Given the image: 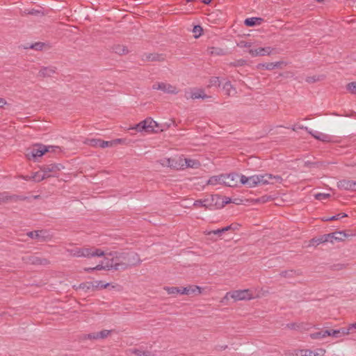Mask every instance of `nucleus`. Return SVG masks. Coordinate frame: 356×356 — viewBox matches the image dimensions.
I'll return each instance as SVG.
<instances>
[{
	"label": "nucleus",
	"mask_w": 356,
	"mask_h": 356,
	"mask_svg": "<svg viewBox=\"0 0 356 356\" xmlns=\"http://www.w3.org/2000/svg\"><path fill=\"white\" fill-rule=\"evenodd\" d=\"M193 207L195 208H204L205 209H211L213 204L208 199L197 200L193 202Z\"/></svg>",
	"instance_id": "4be33fe9"
},
{
	"label": "nucleus",
	"mask_w": 356,
	"mask_h": 356,
	"mask_svg": "<svg viewBox=\"0 0 356 356\" xmlns=\"http://www.w3.org/2000/svg\"><path fill=\"white\" fill-rule=\"evenodd\" d=\"M31 178H32V180H33L34 181L40 182L44 179L49 178V175L45 174L44 172V170H42L40 168V171L35 172L33 174V175L31 176Z\"/></svg>",
	"instance_id": "bb28decb"
},
{
	"label": "nucleus",
	"mask_w": 356,
	"mask_h": 356,
	"mask_svg": "<svg viewBox=\"0 0 356 356\" xmlns=\"http://www.w3.org/2000/svg\"><path fill=\"white\" fill-rule=\"evenodd\" d=\"M330 197V194L327 193H317L315 195V198L318 200H323L328 198Z\"/></svg>",
	"instance_id": "09e8293b"
},
{
	"label": "nucleus",
	"mask_w": 356,
	"mask_h": 356,
	"mask_svg": "<svg viewBox=\"0 0 356 356\" xmlns=\"http://www.w3.org/2000/svg\"><path fill=\"white\" fill-rule=\"evenodd\" d=\"M293 274V270H284L280 273V275L284 277H292Z\"/></svg>",
	"instance_id": "3c124183"
},
{
	"label": "nucleus",
	"mask_w": 356,
	"mask_h": 356,
	"mask_svg": "<svg viewBox=\"0 0 356 356\" xmlns=\"http://www.w3.org/2000/svg\"><path fill=\"white\" fill-rule=\"evenodd\" d=\"M195 293L200 294L202 293V288L196 285L181 287V294L190 295Z\"/></svg>",
	"instance_id": "6ab92c4d"
},
{
	"label": "nucleus",
	"mask_w": 356,
	"mask_h": 356,
	"mask_svg": "<svg viewBox=\"0 0 356 356\" xmlns=\"http://www.w3.org/2000/svg\"><path fill=\"white\" fill-rule=\"evenodd\" d=\"M202 28L199 25L195 26L193 29V32L195 33V38H198L202 34Z\"/></svg>",
	"instance_id": "a18cd8bd"
},
{
	"label": "nucleus",
	"mask_w": 356,
	"mask_h": 356,
	"mask_svg": "<svg viewBox=\"0 0 356 356\" xmlns=\"http://www.w3.org/2000/svg\"><path fill=\"white\" fill-rule=\"evenodd\" d=\"M209 52L211 55H224L225 51L223 49L218 47H211L209 49Z\"/></svg>",
	"instance_id": "a19ab883"
},
{
	"label": "nucleus",
	"mask_w": 356,
	"mask_h": 356,
	"mask_svg": "<svg viewBox=\"0 0 356 356\" xmlns=\"http://www.w3.org/2000/svg\"><path fill=\"white\" fill-rule=\"evenodd\" d=\"M222 175L220 176H213L209 178L207 181V184L209 185H216L217 184H222Z\"/></svg>",
	"instance_id": "2f4dec72"
},
{
	"label": "nucleus",
	"mask_w": 356,
	"mask_h": 356,
	"mask_svg": "<svg viewBox=\"0 0 356 356\" xmlns=\"http://www.w3.org/2000/svg\"><path fill=\"white\" fill-rule=\"evenodd\" d=\"M328 330H321L319 332H314L310 334V337L313 339H321L328 337Z\"/></svg>",
	"instance_id": "7c9ffc66"
},
{
	"label": "nucleus",
	"mask_w": 356,
	"mask_h": 356,
	"mask_svg": "<svg viewBox=\"0 0 356 356\" xmlns=\"http://www.w3.org/2000/svg\"><path fill=\"white\" fill-rule=\"evenodd\" d=\"M286 327L291 330H300L302 327V325L297 323H289L286 325Z\"/></svg>",
	"instance_id": "de8ad7c7"
},
{
	"label": "nucleus",
	"mask_w": 356,
	"mask_h": 356,
	"mask_svg": "<svg viewBox=\"0 0 356 356\" xmlns=\"http://www.w3.org/2000/svg\"><path fill=\"white\" fill-rule=\"evenodd\" d=\"M259 68L262 67V68H264L268 70H272L274 69L273 63H266L259 64Z\"/></svg>",
	"instance_id": "49530a36"
},
{
	"label": "nucleus",
	"mask_w": 356,
	"mask_h": 356,
	"mask_svg": "<svg viewBox=\"0 0 356 356\" xmlns=\"http://www.w3.org/2000/svg\"><path fill=\"white\" fill-rule=\"evenodd\" d=\"M111 332H112V330H103L100 332H98L97 334H98L99 339L106 338Z\"/></svg>",
	"instance_id": "37998d69"
},
{
	"label": "nucleus",
	"mask_w": 356,
	"mask_h": 356,
	"mask_svg": "<svg viewBox=\"0 0 356 356\" xmlns=\"http://www.w3.org/2000/svg\"><path fill=\"white\" fill-rule=\"evenodd\" d=\"M329 236L330 235L328 234H324L318 238H314L310 241V245H318L319 244L324 243L325 242H328V241H330Z\"/></svg>",
	"instance_id": "a878e982"
},
{
	"label": "nucleus",
	"mask_w": 356,
	"mask_h": 356,
	"mask_svg": "<svg viewBox=\"0 0 356 356\" xmlns=\"http://www.w3.org/2000/svg\"><path fill=\"white\" fill-rule=\"evenodd\" d=\"M152 89L155 90H161L163 92L174 95L177 94L179 92L176 86L165 82L154 83L152 85Z\"/></svg>",
	"instance_id": "423d86ee"
},
{
	"label": "nucleus",
	"mask_w": 356,
	"mask_h": 356,
	"mask_svg": "<svg viewBox=\"0 0 356 356\" xmlns=\"http://www.w3.org/2000/svg\"><path fill=\"white\" fill-rule=\"evenodd\" d=\"M6 104V102L3 98H0V104Z\"/></svg>",
	"instance_id": "774afa93"
},
{
	"label": "nucleus",
	"mask_w": 356,
	"mask_h": 356,
	"mask_svg": "<svg viewBox=\"0 0 356 356\" xmlns=\"http://www.w3.org/2000/svg\"><path fill=\"white\" fill-rule=\"evenodd\" d=\"M248 177L243 175H239L238 181L242 184L247 185L248 186Z\"/></svg>",
	"instance_id": "8fccbe9b"
},
{
	"label": "nucleus",
	"mask_w": 356,
	"mask_h": 356,
	"mask_svg": "<svg viewBox=\"0 0 356 356\" xmlns=\"http://www.w3.org/2000/svg\"><path fill=\"white\" fill-rule=\"evenodd\" d=\"M170 124H159L151 118H147L143 121L139 122L135 127H132L131 129H135L137 131H145L146 132H158L159 131H163L168 129Z\"/></svg>",
	"instance_id": "f03ea898"
},
{
	"label": "nucleus",
	"mask_w": 356,
	"mask_h": 356,
	"mask_svg": "<svg viewBox=\"0 0 356 356\" xmlns=\"http://www.w3.org/2000/svg\"><path fill=\"white\" fill-rule=\"evenodd\" d=\"M87 338L89 339H99L97 332L88 334Z\"/></svg>",
	"instance_id": "864d4df0"
},
{
	"label": "nucleus",
	"mask_w": 356,
	"mask_h": 356,
	"mask_svg": "<svg viewBox=\"0 0 356 356\" xmlns=\"http://www.w3.org/2000/svg\"><path fill=\"white\" fill-rule=\"evenodd\" d=\"M46 46H47V44L41 42H38L34 44H32L29 48L37 51H41Z\"/></svg>",
	"instance_id": "4c0bfd02"
},
{
	"label": "nucleus",
	"mask_w": 356,
	"mask_h": 356,
	"mask_svg": "<svg viewBox=\"0 0 356 356\" xmlns=\"http://www.w3.org/2000/svg\"><path fill=\"white\" fill-rule=\"evenodd\" d=\"M188 94V96H186L187 99H197L201 98L205 99L211 97V96L206 95L204 90L202 88L191 89Z\"/></svg>",
	"instance_id": "f8f14e48"
},
{
	"label": "nucleus",
	"mask_w": 356,
	"mask_h": 356,
	"mask_svg": "<svg viewBox=\"0 0 356 356\" xmlns=\"http://www.w3.org/2000/svg\"><path fill=\"white\" fill-rule=\"evenodd\" d=\"M130 353L134 354L136 356H150L151 353L149 351H143L139 349L134 348L129 350Z\"/></svg>",
	"instance_id": "f704fd0d"
},
{
	"label": "nucleus",
	"mask_w": 356,
	"mask_h": 356,
	"mask_svg": "<svg viewBox=\"0 0 356 356\" xmlns=\"http://www.w3.org/2000/svg\"><path fill=\"white\" fill-rule=\"evenodd\" d=\"M318 354H316L311 350H296L293 353V356H317Z\"/></svg>",
	"instance_id": "c85d7f7f"
},
{
	"label": "nucleus",
	"mask_w": 356,
	"mask_h": 356,
	"mask_svg": "<svg viewBox=\"0 0 356 356\" xmlns=\"http://www.w3.org/2000/svg\"><path fill=\"white\" fill-rule=\"evenodd\" d=\"M231 202V200L230 198L229 197H225V201L224 202L225 204H228Z\"/></svg>",
	"instance_id": "338daca9"
},
{
	"label": "nucleus",
	"mask_w": 356,
	"mask_h": 356,
	"mask_svg": "<svg viewBox=\"0 0 356 356\" xmlns=\"http://www.w3.org/2000/svg\"><path fill=\"white\" fill-rule=\"evenodd\" d=\"M28 262L34 264V265H42V266H47L50 264V261L43 257H40L37 256H31L28 258Z\"/></svg>",
	"instance_id": "aec40b11"
},
{
	"label": "nucleus",
	"mask_w": 356,
	"mask_h": 356,
	"mask_svg": "<svg viewBox=\"0 0 356 356\" xmlns=\"http://www.w3.org/2000/svg\"><path fill=\"white\" fill-rule=\"evenodd\" d=\"M105 255L104 251L95 247H83L81 248V257H103Z\"/></svg>",
	"instance_id": "0eeeda50"
},
{
	"label": "nucleus",
	"mask_w": 356,
	"mask_h": 356,
	"mask_svg": "<svg viewBox=\"0 0 356 356\" xmlns=\"http://www.w3.org/2000/svg\"><path fill=\"white\" fill-rule=\"evenodd\" d=\"M338 188L347 191H356V181L343 179L337 183Z\"/></svg>",
	"instance_id": "dca6fc26"
},
{
	"label": "nucleus",
	"mask_w": 356,
	"mask_h": 356,
	"mask_svg": "<svg viewBox=\"0 0 356 356\" xmlns=\"http://www.w3.org/2000/svg\"><path fill=\"white\" fill-rule=\"evenodd\" d=\"M66 251L72 257H81V248H75L74 249H67Z\"/></svg>",
	"instance_id": "72a5a7b5"
},
{
	"label": "nucleus",
	"mask_w": 356,
	"mask_h": 356,
	"mask_svg": "<svg viewBox=\"0 0 356 356\" xmlns=\"http://www.w3.org/2000/svg\"><path fill=\"white\" fill-rule=\"evenodd\" d=\"M222 229L223 232H225L231 230L232 227L229 225H228V226L225 227H223Z\"/></svg>",
	"instance_id": "052dcab7"
},
{
	"label": "nucleus",
	"mask_w": 356,
	"mask_h": 356,
	"mask_svg": "<svg viewBox=\"0 0 356 356\" xmlns=\"http://www.w3.org/2000/svg\"><path fill=\"white\" fill-rule=\"evenodd\" d=\"M238 178L239 175L236 173L222 175V184L229 187L236 186L238 183Z\"/></svg>",
	"instance_id": "9d476101"
},
{
	"label": "nucleus",
	"mask_w": 356,
	"mask_h": 356,
	"mask_svg": "<svg viewBox=\"0 0 356 356\" xmlns=\"http://www.w3.org/2000/svg\"><path fill=\"white\" fill-rule=\"evenodd\" d=\"M337 266H338V269H343L346 268V265H344V264H338Z\"/></svg>",
	"instance_id": "69168bd1"
},
{
	"label": "nucleus",
	"mask_w": 356,
	"mask_h": 356,
	"mask_svg": "<svg viewBox=\"0 0 356 356\" xmlns=\"http://www.w3.org/2000/svg\"><path fill=\"white\" fill-rule=\"evenodd\" d=\"M346 216H347V214H346L344 213H341L337 215L333 216L330 218H328L325 219V220H326V221L336 220H338V219H340V218H344Z\"/></svg>",
	"instance_id": "c03bdc74"
},
{
	"label": "nucleus",
	"mask_w": 356,
	"mask_h": 356,
	"mask_svg": "<svg viewBox=\"0 0 356 356\" xmlns=\"http://www.w3.org/2000/svg\"><path fill=\"white\" fill-rule=\"evenodd\" d=\"M113 50L116 54L123 55L127 54L129 51L127 48L124 45L118 44L113 47Z\"/></svg>",
	"instance_id": "473e14b6"
},
{
	"label": "nucleus",
	"mask_w": 356,
	"mask_h": 356,
	"mask_svg": "<svg viewBox=\"0 0 356 356\" xmlns=\"http://www.w3.org/2000/svg\"><path fill=\"white\" fill-rule=\"evenodd\" d=\"M305 129L311 134L314 138L323 141L327 142L330 141V136L328 135L320 133V132H313L311 130H309L307 127H305Z\"/></svg>",
	"instance_id": "5701e85b"
},
{
	"label": "nucleus",
	"mask_w": 356,
	"mask_h": 356,
	"mask_svg": "<svg viewBox=\"0 0 356 356\" xmlns=\"http://www.w3.org/2000/svg\"><path fill=\"white\" fill-rule=\"evenodd\" d=\"M220 86V82L219 78L217 76H213L209 79L208 87L211 88L212 86L219 87Z\"/></svg>",
	"instance_id": "58836bf2"
},
{
	"label": "nucleus",
	"mask_w": 356,
	"mask_h": 356,
	"mask_svg": "<svg viewBox=\"0 0 356 356\" xmlns=\"http://www.w3.org/2000/svg\"><path fill=\"white\" fill-rule=\"evenodd\" d=\"M84 144L94 147H102L105 148L108 147V144L111 143L108 141H105L101 139L97 138H87L84 140Z\"/></svg>",
	"instance_id": "2eb2a0df"
},
{
	"label": "nucleus",
	"mask_w": 356,
	"mask_h": 356,
	"mask_svg": "<svg viewBox=\"0 0 356 356\" xmlns=\"http://www.w3.org/2000/svg\"><path fill=\"white\" fill-rule=\"evenodd\" d=\"M222 88L227 96H234L236 93L235 88L233 87L230 81H227Z\"/></svg>",
	"instance_id": "cd10ccee"
},
{
	"label": "nucleus",
	"mask_w": 356,
	"mask_h": 356,
	"mask_svg": "<svg viewBox=\"0 0 356 356\" xmlns=\"http://www.w3.org/2000/svg\"><path fill=\"white\" fill-rule=\"evenodd\" d=\"M26 234L30 238L38 239L40 242L46 241L49 238L47 232L45 230L29 232Z\"/></svg>",
	"instance_id": "ddd939ff"
},
{
	"label": "nucleus",
	"mask_w": 356,
	"mask_h": 356,
	"mask_svg": "<svg viewBox=\"0 0 356 356\" xmlns=\"http://www.w3.org/2000/svg\"><path fill=\"white\" fill-rule=\"evenodd\" d=\"M108 286V283L104 284L102 281H96L93 282V291L97 289H106Z\"/></svg>",
	"instance_id": "ea45409f"
},
{
	"label": "nucleus",
	"mask_w": 356,
	"mask_h": 356,
	"mask_svg": "<svg viewBox=\"0 0 356 356\" xmlns=\"http://www.w3.org/2000/svg\"><path fill=\"white\" fill-rule=\"evenodd\" d=\"M266 179H268V183H266V184H281L283 181V179L280 175H273L272 174H265L264 175Z\"/></svg>",
	"instance_id": "393cba45"
},
{
	"label": "nucleus",
	"mask_w": 356,
	"mask_h": 356,
	"mask_svg": "<svg viewBox=\"0 0 356 356\" xmlns=\"http://www.w3.org/2000/svg\"><path fill=\"white\" fill-rule=\"evenodd\" d=\"M26 199V197L17 195H10L8 192L0 193V204L7 203L9 202H17L18 201L24 200Z\"/></svg>",
	"instance_id": "1a4fd4ad"
},
{
	"label": "nucleus",
	"mask_w": 356,
	"mask_h": 356,
	"mask_svg": "<svg viewBox=\"0 0 356 356\" xmlns=\"http://www.w3.org/2000/svg\"><path fill=\"white\" fill-rule=\"evenodd\" d=\"M108 255L112 257L111 259L106 257L100 264L92 268H85L84 271L90 273L95 270H124L129 267L140 264L141 262L139 255L134 252H110Z\"/></svg>",
	"instance_id": "f257e3e1"
},
{
	"label": "nucleus",
	"mask_w": 356,
	"mask_h": 356,
	"mask_svg": "<svg viewBox=\"0 0 356 356\" xmlns=\"http://www.w3.org/2000/svg\"><path fill=\"white\" fill-rule=\"evenodd\" d=\"M263 19L260 17H250L245 20L244 24L247 26H253L257 24H261Z\"/></svg>",
	"instance_id": "c756f323"
},
{
	"label": "nucleus",
	"mask_w": 356,
	"mask_h": 356,
	"mask_svg": "<svg viewBox=\"0 0 356 356\" xmlns=\"http://www.w3.org/2000/svg\"><path fill=\"white\" fill-rule=\"evenodd\" d=\"M349 326H350V330H351V329H353V328L356 329V323H352V324H350Z\"/></svg>",
	"instance_id": "0e129e2a"
},
{
	"label": "nucleus",
	"mask_w": 356,
	"mask_h": 356,
	"mask_svg": "<svg viewBox=\"0 0 356 356\" xmlns=\"http://www.w3.org/2000/svg\"><path fill=\"white\" fill-rule=\"evenodd\" d=\"M223 232L222 231V229H216V230H213V231H211L209 232H208V235H210L211 234H217V235H221Z\"/></svg>",
	"instance_id": "603ef678"
},
{
	"label": "nucleus",
	"mask_w": 356,
	"mask_h": 356,
	"mask_svg": "<svg viewBox=\"0 0 356 356\" xmlns=\"http://www.w3.org/2000/svg\"><path fill=\"white\" fill-rule=\"evenodd\" d=\"M231 294H232V292H227L225 297H224V299H226V300H228L229 299V297L231 298Z\"/></svg>",
	"instance_id": "680f3d73"
},
{
	"label": "nucleus",
	"mask_w": 356,
	"mask_h": 356,
	"mask_svg": "<svg viewBox=\"0 0 356 356\" xmlns=\"http://www.w3.org/2000/svg\"><path fill=\"white\" fill-rule=\"evenodd\" d=\"M160 163L163 166L170 167L175 170H184V155L176 156L173 158H165L160 161Z\"/></svg>",
	"instance_id": "20e7f679"
},
{
	"label": "nucleus",
	"mask_w": 356,
	"mask_h": 356,
	"mask_svg": "<svg viewBox=\"0 0 356 356\" xmlns=\"http://www.w3.org/2000/svg\"><path fill=\"white\" fill-rule=\"evenodd\" d=\"M346 88L351 94L356 95V81L348 83Z\"/></svg>",
	"instance_id": "79ce46f5"
},
{
	"label": "nucleus",
	"mask_w": 356,
	"mask_h": 356,
	"mask_svg": "<svg viewBox=\"0 0 356 356\" xmlns=\"http://www.w3.org/2000/svg\"><path fill=\"white\" fill-rule=\"evenodd\" d=\"M229 226L232 227L231 230L234 231V230L238 229L239 225L237 223H233V224H231Z\"/></svg>",
	"instance_id": "bf43d9fd"
},
{
	"label": "nucleus",
	"mask_w": 356,
	"mask_h": 356,
	"mask_svg": "<svg viewBox=\"0 0 356 356\" xmlns=\"http://www.w3.org/2000/svg\"><path fill=\"white\" fill-rule=\"evenodd\" d=\"M122 141V139H120V138L109 141L111 143L108 144V147L113 146V145H117V144L121 143Z\"/></svg>",
	"instance_id": "5fc2aeb1"
},
{
	"label": "nucleus",
	"mask_w": 356,
	"mask_h": 356,
	"mask_svg": "<svg viewBox=\"0 0 356 356\" xmlns=\"http://www.w3.org/2000/svg\"><path fill=\"white\" fill-rule=\"evenodd\" d=\"M54 147H47L42 144H36L32 147L26 149V156L29 160L35 161L38 158L41 157L46 152L50 151V148Z\"/></svg>",
	"instance_id": "7ed1b4c3"
},
{
	"label": "nucleus",
	"mask_w": 356,
	"mask_h": 356,
	"mask_svg": "<svg viewBox=\"0 0 356 356\" xmlns=\"http://www.w3.org/2000/svg\"><path fill=\"white\" fill-rule=\"evenodd\" d=\"M238 45L241 47H251L250 43L245 42V41L240 42V43H238Z\"/></svg>",
	"instance_id": "6e6d98bb"
},
{
	"label": "nucleus",
	"mask_w": 356,
	"mask_h": 356,
	"mask_svg": "<svg viewBox=\"0 0 356 356\" xmlns=\"http://www.w3.org/2000/svg\"><path fill=\"white\" fill-rule=\"evenodd\" d=\"M164 289L167 291L168 294H181V287H177V286H165L164 287Z\"/></svg>",
	"instance_id": "e433bc0d"
},
{
	"label": "nucleus",
	"mask_w": 356,
	"mask_h": 356,
	"mask_svg": "<svg viewBox=\"0 0 356 356\" xmlns=\"http://www.w3.org/2000/svg\"><path fill=\"white\" fill-rule=\"evenodd\" d=\"M55 72L56 68L54 67H43L40 70L38 74L41 77H49Z\"/></svg>",
	"instance_id": "b1692460"
},
{
	"label": "nucleus",
	"mask_w": 356,
	"mask_h": 356,
	"mask_svg": "<svg viewBox=\"0 0 356 356\" xmlns=\"http://www.w3.org/2000/svg\"><path fill=\"white\" fill-rule=\"evenodd\" d=\"M318 80V79H316L315 76H309L306 79V81L308 83H314Z\"/></svg>",
	"instance_id": "4d7b16f0"
},
{
	"label": "nucleus",
	"mask_w": 356,
	"mask_h": 356,
	"mask_svg": "<svg viewBox=\"0 0 356 356\" xmlns=\"http://www.w3.org/2000/svg\"><path fill=\"white\" fill-rule=\"evenodd\" d=\"M330 242L333 243L334 241H342L348 236H355V233L347 234L345 231L335 232L329 234Z\"/></svg>",
	"instance_id": "4468645a"
},
{
	"label": "nucleus",
	"mask_w": 356,
	"mask_h": 356,
	"mask_svg": "<svg viewBox=\"0 0 356 356\" xmlns=\"http://www.w3.org/2000/svg\"><path fill=\"white\" fill-rule=\"evenodd\" d=\"M350 326L348 327H341L338 330H328V337L339 338L350 334Z\"/></svg>",
	"instance_id": "f3484780"
},
{
	"label": "nucleus",
	"mask_w": 356,
	"mask_h": 356,
	"mask_svg": "<svg viewBox=\"0 0 356 356\" xmlns=\"http://www.w3.org/2000/svg\"><path fill=\"white\" fill-rule=\"evenodd\" d=\"M284 64V62L282 61H279V62H275V63H273V68H278V67H282V65Z\"/></svg>",
	"instance_id": "13d9d810"
},
{
	"label": "nucleus",
	"mask_w": 356,
	"mask_h": 356,
	"mask_svg": "<svg viewBox=\"0 0 356 356\" xmlns=\"http://www.w3.org/2000/svg\"><path fill=\"white\" fill-rule=\"evenodd\" d=\"M248 187H255L258 184L266 185V183H268V179H266L264 175H255L248 177Z\"/></svg>",
	"instance_id": "9b49d317"
},
{
	"label": "nucleus",
	"mask_w": 356,
	"mask_h": 356,
	"mask_svg": "<svg viewBox=\"0 0 356 356\" xmlns=\"http://www.w3.org/2000/svg\"><path fill=\"white\" fill-rule=\"evenodd\" d=\"M22 178L26 181L32 180L31 176H22Z\"/></svg>",
	"instance_id": "e2e57ef3"
},
{
	"label": "nucleus",
	"mask_w": 356,
	"mask_h": 356,
	"mask_svg": "<svg viewBox=\"0 0 356 356\" xmlns=\"http://www.w3.org/2000/svg\"><path fill=\"white\" fill-rule=\"evenodd\" d=\"M200 166L201 163L198 160L187 159L184 156V170L186 168L197 169Z\"/></svg>",
	"instance_id": "412c9836"
},
{
	"label": "nucleus",
	"mask_w": 356,
	"mask_h": 356,
	"mask_svg": "<svg viewBox=\"0 0 356 356\" xmlns=\"http://www.w3.org/2000/svg\"><path fill=\"white\" fill-rule=\"evenodd\" d=\"M231 298L235 301L250 300L256 297L253 296L250 289L236 290L232 292Z\"/></svg>",
	"instance_id": "39448f33"
},
{
	"label": "nucleus",
	"mask_w": 356,
	"mask_h": 356,
	"mask_svg": "<svg viewBox=\"0 0 356 356\" xmlns=\"http://www.w3.org/2000/svg\"><path fill=\"white\" fill-rule=\"evenodd\" d=\"M273 51V49L270 47H259L256 49H250L249 53L250 54L253 56H265V55H269L271 54Z\"/></svg>",
	"instance_id": "a211bd4d"
},
{
	"label": "nucleus",
	"mask_w": 356,
	"mask_h": 356,
	"mask_svg": "<svg viewBox=\"0 0 356 356\" xmlns=\"http://www.w3.org/2000/svg\"><path fill=\"white\" fill-rule=\"evenodd\" d=\"M79 288L80 289L83 290L85 292H88L90 291H93V282H86V283H81Z\"/></svg>",
	"instance_id": "c9c22d12"
},
{
	"label": "nucleus",
	"mask_w": 356,
	"mask_h": 356,
	"mask_svg": "<svg viewBox=\"0 0 356 356\" xmlns=\"http://www.w3.org/2000/svg\"><path fill=\"white\" fill-rule=\"evenodd\" d=\"M63 167L60 164L51 163L41 167L44 172L49 175V177H56Z\"/></svg>",
	"instance_id": "6e6552de"
}]
</instances>
